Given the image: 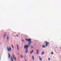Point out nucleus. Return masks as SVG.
Returning <instances> with one entry per match:
<instances>
[{
	"mask_svg": "<svg viewBox=\"0 0 61 61\" xmlns=\"http://www.w3.org/2000/svg\"><path fill=\"white\" fill-rule=\"evenodd\" d=\"M22 42H24V40H22Z\"/></svg>",
	"mask_w": 61,
	"mask_h": 61,
	"instance_id": "23",
	"label": "nucleus"
},
{
	"mask_svg": "<svg viewBox=\"0 0 61 61\" xmlns=\"http://www.w3.org/2000/svg\"><path fill=\"white\" fill-rule=\"evenodd\" d=\"M21 58H23V55H21Z\"/></svg>",
	"mask_w": 61,
	"mask_h": 61,
	"instance_id": "20",
	"label": "nucleus"
},
{
	"mask_svg": "<svg viewBox=\"0 0 61 61\" xmlns=\"http://www.w3.org/2000/svg\"><path fill=\"white\" fill-rule=\"evenodd\" d=\"M0 59H1V57H0Z\"/></svg>",
	"mask_w": 61,
	"mask_h": 61,
	"instance_id": "25",
	"label": "nucleus"
},
{
	"mask_svg": "<svg viewBox=\"0 0 61 61\" xmlns=\"http://www.w3.org/2000/svg\"><path fill=\"white\" fill-rule=\"evenodd\" d=\"M31 44V42H30V43H28V45H30V44Z\"/></svg>",
	"mask_w": 61,
	"mask_h": 61,
	"instance_id": "17",
	"label": "nucleus"
},
{
	"mask_svg": "<svg viewBox=\"0 0 61 61\" xmlns=\"http://www.w3.org/2000/svg\"><path fill=\"white\" fill-rule=\"evenodd\" d=\"M0 44H1V43H0Z\"/></svg>",
	"mask_w": 61,
	"mask_h": 61,
	"instance_id": "31",
	"label": "nucleus"
},
{
	"mask_svg": "<svg viewBox=\"0 0 61 61\" xmlns=\"http://www.w3.org/2000/svg\"><path fill=\"white\" fill-rule=\"evenodd\" d=\"M19 54V53H18V55Z\"/></svg>",
	"mask_w": 61,
	"mask_h": 61,
	"instance_id": "30",
	"label": "nucleus"
},
{
	"mask_svg": "<svg viewBox=\"0 0 61 61\" xmlns=\"http://www.w3.org/2000/svg\"><path fill=\"white\" fill-rule=\"evenodd\" d=\"M53 54L54 53L53 52H51V54H52V55H53Z\"/></svg>",
	"mask_w": 61,
	"mask_h": 61,
	"instance_id": "19",
	"label": "nucleus"
},
{
	"mask_svg": "<svg viewBox=\"0 0 61 61\" xmlns=\"http://www.w3.org/2000/svg\"><path fill=\"white\" fill-rule=\"evenodd\" d=\"M44 53H45V52L43 51L42 52L41 55H44Z\"/></svg>",
	"mask_w": 61,
	"mask_h": 61,
	"instance_id": "10",
	"label": "nucleus"
},
{
	"mask_svg": "<svg viewBox=\"0 0 61 61\" xmlns=\"http://www.w3.org/2000/svg\"><path fill=\"white\" fill-rule=\"evenodd\" d=\"M27 51H28V50H27L25 51V52L26 53H27Z\"/></svg>",
	"mask_w": 61,
	"mask_h": 61,
	"instance_id": "15",
	"label": "nucleus"
},
{
	"mask_svg": "<svg viewBox=\"0 0 61 61\" xmlns=\"http://www.w3.org/2000/svg\"><path fill=\"white\" fill-rule=\"evenodd\" d=\"M24 58H25V57H24Z\"/></svg>",
	"mask_w": 61,
	"mask_h": 61,
	"instance_id": "29",
	"label": "nucleus"
},
{
	"mask_svg": "<svg viewBox=\"0 0 61 61\" xmlns=\"http://www.w3.org/2000/svg\"><path fill=\"white\" fill-rule=\"evenodd\" d=\"M45 43L46 44V46H47L48 45V44H49V43L48 42L46 41H45Z\"/></svg>",
	"mask_w": 61,
	"mask_h": 61,
	"instance_id": "4",
	"label": "nucleus"
},
{
	"mask_svg": "<svg viewBox=\"0 0 61 61\" xmlns=\"http://www.w3.org/2000/svg\"><path fill=\"white\" fill-rule=\"evenodd\" d=\"M18 36V35H17V36Z\"/></svg>",
	"mask_w": 61,
	"mask_h": 61,
	"instance_id": "27",
	"label": "nucleus"
},
{
	"mask_svg": "<svg viewBox=\"0 0 61 61\" xmlns=\"http://www.w3.org/2000/svg\"><path fill=\"white\" fill-rule=\"evenodd\" d=\"M17 47L18 50H19V47H18V45H17Z\"/></svg>",
	"mask_w": 61,
	"mask_h": 61,
	"instance_id": "11",
	"label": "nucleus"
},
{
	"mask_svg": "<svg viewBox=\"0 0 61 61\" xmlns=\"http://www.w3.org/2000/svg\"><path fill=\"white\" fill-rule=\"evenodd\" d=\"M36 51H37V54H38V53H39V50H38V49H36Z\"/></svg>",
	"mask_w": 61,
	"mask_h": 61,
	"instance_id": "6",
	"label": "nucleus"
},
{
	"mask_svg": "<svg viewBox=\"0 0 61 61\" xmlns=\"http://www.w3.org/2000/svg\"><path fill=\"white\" fill-rule=\"evenodd\" d=\"M26 41H28V42H29V43H31V39H26Z\"/></svg>",
	"mask_w": 61,
	"mask_h": 61,
	"instance_id": "2",
	"label": "nucleus"
},
{
	"mask_svg": "<svg viewBox=\"0 0 61 61\" xmlns=\"http://www.w3.org/2000/svg\"><path fill=\"white\" fill-rule=\"evenodd\" d=\"M39 58L40 59V61H42V59L41 58V57L40 56H39Z\"/></svg>",
	"mask_w": 61,
	"mask_h": 61,
	"instance_id": "5",
	"label": "nucleus"
},
{
	"mask_svg": "<svg viewBox=\"0 0 61 61\" xmlns=\"http://www.w3.org/2000/svg\"><path fill=\"white\" fill-rule=\"evenodd\" d=\"M32 59L34 61L35 60V59L34 58V56H32Z\"/></svg>",
	"mask_w": 61,
	"mask_h": 61,
	"instance_id": "7",
	"label": "nucleus"
},
{
	"mask_svg": "<svg viewBox=\"0 0 61 61\" xmlns=\"http://www.w3.org/2000/svg\"><path fill=\"white\" fill-rule=\"evenodd\" d=\"M13 58L15 59V60H16V58L15 57H14V55H13Z\"/></svg>",
	"mask_w": 61,
	"mask_h": 61,
	"instance_id": "9",
	"label": "nucleus"
},
{
	"mask_svg": "<svg viewBox=\"0 0 61 61\" xmlns=\"http://www.w3.org/2000/svg\"><path fill=\"white\" fill-rule=\"evenodd\" d=\"M11 61H13V58H12V56L11 57Z\"/></svg>",
	"mask_w": 61,
	"mask_h": 61,
	"instance_id": "13",
	"label": "nucleus"
},
{
	"mask_svg": "<svg viewBox=\"0 0 61 61\" xmlns=\"http://www.w3.org/2000/svg\"><path fill=\"white\" fill-rule=\"evenodd\" d=\"M11 47H12V48H14V46H13V45H11Z\"/></svg>",
	"mask_w": 61,
	"mask_h": 61,
	"instance_id": "14",
	"label": "nucleus"
},
{
	"mask_svg": "<svg viewBox=\"0 0 61 61\" xmlns=\"http://www.w3.org/2000/svg\"><path fill=\"white\" fill-rule=\"evenodd\" d=\"M60 49H61V47L60 48Z\"/></svg>",
	"mask_w": 61,
	"mask_h": 61,
	"instance_id": "28",
	"label": "nucleus"
},
{
	"mask_svg": "<svg viewBox=\"0 0 61 61\" xmlns=\"http://www.w3.org/2000/svg\"><path fill=\"white\" fill-rule=\"evenodd\" d=\"M42 47H44V48H45V46H42Z\"/></svg>",
	"mask_w": 61,
	"mask_h": 61,
	"instance_id": "18",
	"label": "nucleus"
},
{
	"mask_svg": "<svg viewBox=\"0 0 61 61\" xmlns=\"http://www.w3.org/2000/svg\"><path fill=\"white\" fill-rule=\"evenodd\" d=\"M8 55L9 58H10V55L9 53H8Z\"/></svg>",
	"mask_w": 61,
	"mask_h": 61,
	"instance_id": "12",
	"label": "nucleus"
},
{
	"mask_svg": "<svg viewBox=\"0 0 61 61\" xmlns=\"http://www.w3.org/2000/svg\"><path fill=\"white\" fill-rule=\"evenodd\" d=\"M7 39H8V36H7Z\"/></svg>",
	"mask_w": 61,
	"mask_h": 61,
	"instance_id": "21",
	"label": "nucleus"
},
{
	"mask_svg": "<svg viewBox=\"0 0 61 61\" xmlns=\"http://www.w3.org/2000/svg\"><path fill=\"white\" fill-rule=\"evenodd\" d=\"M7 50H8V51L9 52H10V50L11 51L12 50V49H11V47H10V49H9V47H7Z\"/></svg>",
	"mask_w": 61,
	"mask_h": 61,
	"instance_id": "3",
	"label": "nucleus"
},
{
	"mask_svg": "<svg viewBox=\"0 0 61 61\" xmlns=\"http://www.w3.org/2000/svg\"><path fill=\"white\" fill-rule=\"evenodd\" d=\"M6 33H5V34L4 36V37H5V35H6Z\"/></svg>",
	"mask_w": 61,
	"mask_h": 61,
	"instance_id": "16",
	"label": "nucleus"
},
{
	"mask_svg": "<svg viewBox=\"0 0 61 61\" xmlns=\"http://www.w3.org/2000/svg\"><path fill=\"white\" fill-rule=\"evenodd\" d=\"M31 48H33V47L31 46Z\"/></svg>",
	"mask_w": 61,
	"mask_h": 61,
	"instance_id": "24",
	"label": "nucleus"
},
{
	"mask_svg": "<svg viewBox=\"0 0 61 61\" xmlns=\"http://www.w3.org/2000/svg\"><path fill=\"white\" fill-rule=\"evenodd\" d=\"M48 60H49H49H50V58H48Z\"/></svg>",
	"mask_w": 61,
	"mask_h": 61,
	"instance_id": "22",
	"label": "nucleus"
},
{
	"mask_svg": "<svg viewBox=\"0 0 61 61\" xmlns=\"http://www.w3.org/2000/svg\"><path fill=\"white\" fill-rule=\"evenodd\" d=\"M25 61H26V59H25Z\"/></svg>",
	"mask_w": 61,
	"mask_h": 61,
	"instance_id": "26",
	"label": "nucleus"
},
{
	"mask_svg": "<svg viewBox=\"0 0 61 61\" xmlns=\"http://www.w3.org/2000/svg\"><path fill=\"white\" fill-rule=\"evenodd\" d=\"M29 47V46L28 45H25L24 47V48L25 49H27V48H28Z\"/></svg>",
	"mask_w": 61,
	"mask_h": 61,
	"instance_id": "1",
	"label": "nucleus"
},
{
	"mask_svg": "<svg viewBox=\"0 0 61 61\" xmlns=\"http://www.w3.org/2000/svg\"><path fill=\"white\" fill-rule=\"evenodd\" d=\"M33 52H34V50H32L30 52V54H32V53H33Z\"/></svg>",
	"mask_w": 61,
	"mask_h": 61,
	"instance_id": "8",
	"label": "nucleus"
}]
</instances>
